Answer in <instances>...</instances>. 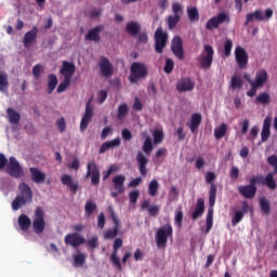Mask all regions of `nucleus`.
Masks as SVG:
<instances>
[{"mask_svg": "<svg viewBox=\"0 0 277 277\" xmlns=\"http://www.w3.org/2000/svg\"><path fill=\"white\" fill-rule=\"evenodd\" d=\"M153 138L150 136H146L142 147L143 153H145V155H149L150 153H153Z\"/></svg>", "mask_w": 277, "mask_h": 277, "instance_id": "obj_49", "label": "nucleus"}, {"mask_svg": "<svg viewBox=\"0 0 277 277\" xmlns=\"http://www.w3.org/2000/svg\"><path fill=\"white\" fill-rule=\"evenodd\" d=\"M255 101L256 103H261V105H269L272 103V96L267 92H262L256 96Z\"/></svg>", "mask_w": 277, "mask_h": 277, "instance_id": "obj_43", "label": "nucleus"}, {"mask_svg": "<svg viewBox=\"0 0 277 277\" xmlns=\"http://www.w3.org/2000/svg\"><path fill=\"white\" fill-rule=\"evenodd\" d=\"M126 31L133 38L140 36V31H142V26L137 22H129L126 26Z\"/></svg>", "mask_w": 277, "mask_h": 277, "instance_id": "obj_32", "label": "nucleus"}, {"mask_svg": "<svg viewBox=\"0 0 277 277\" xmlns=\"http://www.w3.org/2000/svg\"><path fill=\"white\" fill-rule=\"evenodd\" d=\"M105 29V26L97 25L93 29L89 30L85 40H89L90 42H101V31Z\"/></svg>", "mask_w": 277, "mask_h": 277, "instance_id": "obj_25", "label": "nucleus"}, {"mask_svg": "<svg viewBox=\"0 0 277 277\" xmlns=\"http://www.w3.org/2000/svg\"><path fill=\"white\" fill-rule=\"evenodd\" d=\"M267 163L268 166H271V168H273V173H268L265 177H263V175L252 176L249 180V183H252V185L255 187L260 183V185H266L268 189H276L277 184H276V180H274V176H276L277 174V156L276 155L269 156L267 158Z\"/></svg>", "mask_w": 277, "mask_h": 277, "instance_id": "obj_1", "label": "nucleus"}, {"mask_svg": "<svg viewBox=\"0 0 277 277\" xmlns=\"http://www.w3.org/2000/svg\"><path fill=\"white\" fill-rule=\"evenodd\" d=\"M213 228V207H210L206 219V233H210Z\"/></svg>", "mask_w": 277, "mask_h": 277, "instance_id": "obj_42", "label": "nucleus"}, {"mask_svg": "<svg viewBox=\"0 0 277 277\" xmlns=\"http://www.w3.org/2000/svg\"><path fill=\"white\" fill-rule=\"evenodd\" d=\"M30 179L36 185H42L47 181V174L36 167L29 168Z\"/></svg>", "mask_w": 277, "mask_h": 277, "instance_id": "obj_22", "label": "nucleus"}, {"mask_svg": "<svg viewBox=\"0 0 277 277\" xmlns=\"http://www.w3.org/2000/svg\"><path fill=\"white\" fill-rule=\"evenodd\" d=\"M108 213L110 215V220H113L114 226L104 233V239H116L120 232V219H118L116 211H114V206L108 207Z\"/></svg>", "mask_w": 277, "mask_h": 277, "instance_id": "obj_7", "label": "nucleus"}, {"mask_svg": "<svg viewBox=\"0 0 277 277\" xmlns=\"http://www.w3.org/2000/svg\"><path fill=\"white\" fill-rule=\"evenodd\" d=\"M17 224L23 233H27L31 228V219L27 214H21L17 219Z\"/></svg>", "mask_w": 277, "mask_h": 277, "instance_id": "obj_31", "label": "nucleus"}, {"mask_svg": "<svg viewBox=\"0 0 277 277\" xmlns=\"http://www.w3.org/2000/svg\"><path fill=\"white\" fill-rule=\"evenodd\" d=\"M100 70L102 75L107 79L114 75V65H111V62H109V58L102 56L100 58Z\"/></svg>", "mask_w": 277, "mask_h": 277, "instance_id": "obj_17", "label": "nucleus"}, {"mask_svg": "<svg viewBox=\"0 0 277 277\" xmlns=\"http://www.w3.org/2000/svg\"><path fill=\"white\" fill-rule=\"evenodd\" d=\"M5 172L6 174H9V176H12V179H21L25 174V172L23 171V167H21V163L14 156H11L9 158V163L6 164Z\"/></svg>", "mask_w": 277, "mask_h": 277, "instance_id": "obj_9", "label": "nucleus"}, {"mask_svg": "<svg viewBox=\"0 0 277 277\" xmlns=\"http://www.w3.org/2000/svg\"><path fill=\"white\" fill-rule=\"evenodd\" d=\"M233 52V40L227 39L224 42V55L226 57H230V53Z\"/></svg>", "mask_w": 277, "mask_h": 277, "instance_id": "obj_53", "label": "nucleus"}, {"mask_svg": "<svg viewBox=\"0 0 277 277\" xmlns=\"http://www.w3.org/2000/svg\"><path fill=\"white\" fill-rule=\"evenodd\" d=\"M203 213H205V199L198 198L192 217L193 220H198L199 217H202Z\"/></svg>", "mask_w": 277, "mask_h": 277, "instance_id": "obj_33", "label": "nucleus"}, {"mask_svg": "<svg viewBox=\"0 0 277 277\" xmlns=\"http://www.w3.org/2000/svg\"><path fill=\"white\" fill-rule=\"evenodd\" d=\"M47 228V221H44V210L42 207H37L32 220V230L36 235H42Z\"/></svg>", "mask_w": 277, "mask_h": 277, "instance_id": "obj_6", "label": "nucleus"}, {"mask_svg": "<svg viewBox=\"0 0 277 277\" xmlns=\"http://www.w3.org/2000/svg\"><path fill=\"white\" fill-rule=\"evenodd\" d=\"M60 74L63 75V77H65V81L57 87L56 89L57 94H62V92H66V89L68 88V85H70V62L68 61L63 62V66L60 70Z\"/></svg>", "mask_w": 277, "mask_h": 277, "instance_id": "obj_11", "label": "nucleus"}, {"mask_svg": "<svg viewBox=\"0 0 277 277\" xmlns=\"http://www.w3.org/2000/svg\"><path fill=\"white\" fill-rule=\"evenodd\" d=\"M56 127L61 133H64V131H66V119H64V117L60 118L56 121Z\"/></svg>", "mask_w": 277, "mask_h": 277, "instance_id": "obj_58", "label": "nucleus"}, {"mask_svg": "<svg viewBox=\"0 0 277 277\" xmlns=\"http://www.w3.org/2000/svg\"><path fill=\"white\" fill-rule=\"evenodd\" d=\"M38 40V27L34 26L31 30L27 31L23 38V44L25 49H29L34 42Z\"/></svg>", "mask_w": 277, "mask_h": 277, "instance_id": "obj_21", "label": "nucleus"}, {"mask_svg": "<svg viewBox=\"0 0 277 277\" xmlns=\"http://www.w3.org/2000/svg\"><path fill=\"white\" fill-rule=\"evenodd\" d=\"M85 243L89 248H91V250H96V248H98V236L89 238Z\"/></svg>", "mask_w": 277, "mask_h": 277, "instance_id": "obj_52", "label": "nucleus"}, {"mask_svg": "<svg viewBox=\"0 0 277 277\" xmlns=\"http://www.w3.org/2000/svg\"><path fill=\"white\" fill-rule=\"evenodd\" d=\"M223 23H230V17L224 12L211 17L206 24V29H208V31H213V29H217Z\"/></svg>", "mask_w": 277, "mask_h": 277, "instance_id": "obj_12", "label": "nucleus"}, {"mask_svg": "<svg viewBox=\"0 0 277 277\" xmlns=\"http://www.w3.org/2000/svg\"><path fill=\"white\" fill-rule=\"evenodd\" d=\"M92 116H94V110L92 108V105H90V102L85 105V111L80 122V131H85L88 129V124H90V121L92 120Z\"/></svg>", "mask_w": 277, "mask_h": 277, "instance_id": "obj_23", "label": "nucleus"}, {"mask_svg": "<svg viewBox=\"0 0 277 277\" xmlns=\"http://www.w3.org/2000/svg\"><path fill=\"white\" fill-rule=\"evenodd\" d=\"M72 259H74V262H72L74 267H82L83 265H85L84 253L78 252L77 254H74Z\"/></svg>", "mask_w": 277, "mask_h": 277, "instance_id": "obj_40", "label": "nucleus"}, {"mask_svg": "<svg viewBox=\"0 0 277 277\" xmlns=\"http://www.w3.org/2000/svg\"><path fill=\"white\" fill-rule=\"evenodd\" d=\"M215 179L217 175L213 171L206 173V183L210 185L209 189V207H215V200L217 198V186H215Z\"/></svg>", "mask_w": 277, "mask_h": 277, "instance_id": "obj_8", "label": "nucleus"}, {"mask_svg": "<svg viewBox=\"0 0 277 277\" xmlns=\"http://www.w3.org/2000/svg\"><path fill=\"white\" fill-rule=\"evenodd\" d=\"M163 142V131L156 130L154 132V144H161Z\"/></svg>", "mask_w": 277, "mask_h": 277, "instance_id": "obj_56", "label": "nucleus"}, {"mask_svg": "<svg viewBox=\"0 0 277 277\" xmlns=\"http://www.w3.org/2000/svg\"><path fill=\"white\" fill-rule=\"evenodd\" d=\"M141 209H147L149 215H151L153 217H155L156 215L159 214V206H151L150 207V201L149 200H144L141 203Z\"/></svg>", "mask_w": 277, "mask_h": 277, "instance_id": "obj_37", "label": "nucleus"}, {"mask_svg": "<svg viewBox=\"0 0 277 277\" xmlns=\"http://www.w3.org/2000/svg\"><path fill=\"white\" fill-rule=\"evenodd\" d=\"M157 192H159V182L157 180H151L148 185V195L155 197L157 196Z\"/></svg>", "mask_w": 277, "mask_h": 277, "instance_id": "obj_47", "label": "nucleus"}, {"mask_svg": "<svg viewBox=\"0 0 277 277\" xmlns=\"http://www.w3.org/2000/svg\"><path fill=\"white\" fill-rule=\"evenodd\" d=\"M250 141L254 142V140H256V137H259V127L254 126L251 131H250Z\"/></svg>", "mask_w": 277, "mask_h": 277, "instance_id": "obj_64", "label": "nucleus"}, {"mask_svg": "<svg viewBox=\"0 0 277 277\" xmlns=\"http://www.w3.org/2000/svg\"><path fill=\"white\" fill-rule=\"evenodd\" d=\"M226 131H228V126H226V123H221L220 127L214 129L215 140H222V137L226 135Z\"/></svg>", "mask_w": 277, "mask_h": 277, "instance_id": "obj_41", "label": "nucleus"}, {"mask_svg": "<svg viewBox=\"0 0 277 277\" xmlns=\"http://www.w3.org/2000/svg\"><path fill=\"white\" fill-rule=\"evenodd\" d=\"M255 21H269L274 16V10L267 9L265 11V16L261 10H255L253 13Z\"/></svg>", "mask_w": 277, "mask_h": 277, "instance_id": "obj_35", "label": "nucleus"}, {"mask_svg": "<svg viewBox=\"0 0 277 277\" xmlns=\"http://www.w3.org/2000/svg\"><path fill=\"white\" fill-rule=\"evenodd\" d=\"M272 135V117H266L263 121V127L261 131L262 142H267Z\"/></svg>", "mask_w": 277, "mask_h": 277, "instance_id": "obj_26", "label": "nucleus"}, {"mask_svg": "<svg viewBox=\"0 0 277 277\" xmlns=\"http://www.w3.org/2000/svg\"><path fill=\"white\" fill-rule=\"evenodd\" d=\"M174 233V228H172V224L167 223L161 226L156 233V245L158 248H166L168 246V239L172 237Z\"/></svg>", "mask_w": 277, "mask_h": 277, "instance_id": "obj_5", "label": "nucleus"}, {"mask_svg": "<svg viewBox=\"0 0 277 277\" xmlns=\"http://www.w3.org/2000/svg\"><path fill=\"white\" fill-rule=\"evenodd\" d=\"M19 195L15 197L12 201L13 211H18L21 207H25L27 202H31L34 200V193L31 192V187L27 185V183H21L18 185Z\"/></svg>", "mask_w": 277, "mask_h": 277, "instance_id": "obj_2", "label": "nucleus"}, {"mask_svg": "<svg viewBox=\"0 0 277 277\" xmlns=\"http://www.w3.org/2000/svg\"><path fill=\"white\" fill-rule=\"evenodd\" d=\"M240 126H241L242 135H246V133H248V129H250V120H248V119L242 120Z\"/></svg>", "mask_w": 277, "mask_h": 277, "instance_id": "obj_62", "label": "nucleus"}, {"mask_svg": "<svg viewBox=\"0 0 277 277\" xmlns=\"http://www.w3.org/2000/svg\"><path fill=\"white\" fill-rule=\"evenodd\" d=\"M96 211V202L88 200L84 206V217H90Z\"/></svg>", "mask_w": 277, "mask_h": 277, "instance_id": "obj_44", "label": "nucleus"}, {"mask_svg": "<svg viewBox=\"0 0 277 277\" xmlns=\"http://www.w3.org/2000/svg\"><path fill=\"white\" fill-rule=\"evenodd\" d=\"M171 51L177 60H185V51L183 50V39L174 37L171 42Z\"/></svg>", "mask_w": 277, "mask_h": 277, "instance_id": "obj_16", "label": "nucleus"}, {"mask_svg": "<svg viewBox=\"0 0 277 277\" xmlns=\"http://www.w3.org/2000/svg\"><path fill=\"white\" fill-rule=\"evenodd\" d=\"M127 114H129V105L127 104L119 105L118 113H117L118 120H124V118H127Z\"/></svg>", "mask_w": 277, "mask_h": 277, "instance_id": "obj_46", "label": "nucleus"}, {"mask_svg": "<svg viewBox=\"0 0 277 277\" xmlns=\"http://www.w3.org/2000/svg\"><path fill=\"white\" fill-rule=\"evenodd\" d=\"M120 144H122V141L120 140V137H116L115 140L103 143L100 148V155H103V153H107L109 148H118Z\"/></svg>", "mask_w": 277, "mask_h": 277, "instance_id": "obj_30", "label": "nucleus"}, {"mask_svg": "<svg viewBox=\"0 0 277 277\" xmlns=\"http://www.w3.org/2000/svg\"><path fill=\"white\" fill-rule=\"evenodd\" d=\"M85 243V237H83L79 233L70 234V246L71 248H79V246H83Z\"/></svg>", "mask_w": 277, "mask_h": 277, "instance_id": "obj_34", "label": "nucleus"}, {"mask_svg": "<svg viewBox=\"0 0 277 277\" xmlns=\"http://www.w3.org/2000/svg\"><path fill=\"white\" fill-rule=\"evenodd\" d=\"M260 207H261L262 211H263L266 215H269V212L272 211V207H271V205H269V202H268L267 199L262 198V199L260 200Z\"/></svg>", "mask_w": 277, "mask_h": 277, "instance_id": "obj_50", "label": "nucleus"}, {"mask_svg": "<svg viewBox=\"0 0 277 277\" xmlns=\"http://www.w3.org/2000/svg\"><path fill=\"white\" fill-rule=\"evenodd\" d=\"M187 16L190 23H198V21H200V13L198 12V8L196 6L188 8Z\"/></svg>", "mask_w": 277, "mask_h": 277, "instance_id": "obj_39", "label": "nucleus"}, {"mask_svg": "<svg viewBox=\"0 0 277 277\" xmlns=\"http://www.w3.org/2000/svg\"><path fill=\"white\" fill-rule=\"evenodd\" d=\"M201 123L202 115H200L199 113L193 114L190 117V122L188 124L190 132L194 133L195 131H198V128L200 127Z\"/></svg>", "mask_w": 277, "mask_h": 277, "instance_id": "obj_29", "label": "nucleus"}, {"mask_svg": "<svg viewBox=\"0 0 277 277\" xmlns=\"http://www.w3.org/2000/svg\"><path fill=\"white\" fill-rule=\"evenodd\" d=\"M181 22V15H170L167 19L168 29L172 30Z\"/></svg>", "mask_w": 277, "mask_h": 277, "instance_id": "obj_45", "label": "nucleus"}, {"mask_svg": "<svg viewBox=\"0 0 277 277\" xmlns=\"http://www.w3.org/2000/svg\"><path fill=\"white\" fill-rule=\"evenodd\" d=\"M129 198L131 205H135V202H137V199L140 198V190L130 192Z\"/></svg>", "mask_w": 277, "mask_h": 277, "instance_id": "obj_60", "label": "nucleus"}, {"mask_svg": "<svg viewBox=\"0 0 277 277\" xmlns=\"http://www.w3.org/2000/svg\"><path fill=\"white\" fill-rule=\"evenodd\" d=\"M126 181H127V176L122 174L116 175L113 179L115 190L118 192V194H124V192H127V188L124 187Z\"/></svg>", "mask_w": 277, "mask_h": 277, "instance_id": "obj_28", "label": "nucleus"}, {"mask_svg": "<svg viewBox=\"0 0 277 277\" xmlns=\"http://www.w3.org/2000/svg\"><path fill=\"white\" fill-rule=\"evenodd\" d=\"M230 88L232 90H241V88H243V81L239 76L232 77Z\"/></svg>", "mask_w": 277, "mask_h": 277, "instance_id": "obj_48", "label": "nucleus"}, {"mask_svg": "<svg viewBox=\"0 0 277 277\" xmlns=\"http://www.w3.org/2000/svg\"><path fill=\"white\" fill-rule=\"evenodd\" d=\"M215 55V50L210 44H206L203 47V51L197 57V62L199 63V68L203 70H209L213 65V56Z\"/></svg>", "mask_w": 277, "mask_h": 277, "instance_id": "obj_3", "label": "nucleus"}, {"mask_svg": "<svg viewBox=\"0 0 277 277\" xmlns=\"http://www.w3.org/2000/svg\"><path fill=\"white\" fill-rule=\"evenodd\" d=\"M249 84L251 85L250 91L247 92V96H256V90H259L261 87H258L256 84H253L252 82H249Z\"/></svg>", "mask_w": 277, "mask_h": 277, "instance_id": "obj_63", "label": "nucleus"}, {"mask_svg": "<svg viewBox=\"0 0 277 277\" xmlns=\"http://www.w3.org/2000/svg\"><path fill=\"white\" fill-rule=\"evenodd\" d=\"M238 193L243 198L251 200L252 198H254V196H256V186H253V184L249 182L248 185L238 186Z\"/></svg>", "mask_w": 277, "mask_h": 277, "instance_id": "obj_20", "label": "nucleus"}, {"mask_svg": "<svg viewBox=\"0 0 277 277\" xmlns=\"http://www.w3.org/2000/svg\"><path fill=\"white\" fill-rule=\"evenodd\" d=\"M154 38L156 53H163V49L168 47V32L163 31L162 27H158L155 31Z\"/></svg>", "mask_w": 277, "mask_h": 277, "instance_id": "obj_10", "label": "nucleus"}, {"mask_svg": "<svg viewBox=\"0 0 277 277\" xmlns=\"http://www.w3.org/2000/svg\"><path fill=\"white\" fill-rule=\"evenodd\" d=\"M250 205L248 203V201H242V209L236 210L234 216L232 217V225L237 226V224H239V222L243 220V216L246 215V213H248Z\"/></svg>", "mask_w": 277, "mask_h": 277, "instance_id": "obj_24", "label": "nucleus"}, {"mask_svg": "<svg viewBox=\"0 0 277 277\" xmlns=\"http://www.w3.org/2000/svg\"><path fill=\"white\" fill-rule=\"evenodd\" d=\"M172 70H174V61L172 58H167L164 67H163V71L167 75H170L172 72Z\"/></svg>", "mask_w": 277, "mask_h": 277, "instance_id": "obj_54", "label": "nucleus"}, {"mask_svg": "<svg viewBox=\"0 0 277 277\" xmlns=\"http://www.w3.org/2000/svg\"><path fill=\"white\" fill-rule=\"evenodd\" d=\"M57 88V76L55 74L48 75V94H53Z\"/></svg>", "mask_w": 277, "mask_h": 277, "instance_id": "obj_38", "label": "nucleus"}, {"mask_svg": "<svg viewBox=\"0 0 277 277\" xmlns=\"http://www.w3.org/2000/svg\"><path fill=\"white\" fill-rule=\"evenodd\" d=\"M136 161L138 163L140 174L142 176H146V174H148V169H146V166H148V158L144 156V153L138 151L136 155Z\"/></svg>", "mask_w": 277, "mask_h": 277, "instance_id": "obj_27", "label": "nucleus"}, {"mask_svg": "<svg viewBox=\"0 0 277 277\" xmlns=\"http://www.w3.org/2000/svg\"><path fill=\"white\" fill-rule=\"evenodd\" d=\"M105 213L101 212L97 216V227H100L101 229L105 228Z\"/></svg>", "mask_w": 277, "mask_h": 277, "instance_id": "obj_61", "label": "nucleus"}, {"mask_svg": "<svg viewBox=\"0 0 277 277\" xmlns=\"http://www.w3.org/2000/svg\"><path fill=\"white\" fill-rule=\"evenodd\" d=\"M130 83H137L140 79L148 77V67L144 63L134 62L130 67Z\"/></svg>", "mask_w": 277, "mask_h": 277, "instance_id": "obj_4", "label": "nucleus"}, {"mask_svg": "<svg viewBox=\"0 0 277 277\" xmlns=\"http://www.w3.org/2000/svg\"><path fill=\"white\" fill-rule=\"evenodd\" d=\"M43 70H44V67H42V65L40 64L35 65L32 68V75L35 79H40V75H42Z\"/></svg>", "mask_w": 277, "mask_h": 277, "instance_id": "obj_55", "label": "nucleus"}, {"mask_svg": "<svg viewBox=\"0 0 277 277\" xmlns=\"http://www.w3.org/2000/svg\"><path fill=\"white\" fill-rule=\"evenodd\" d=\"M175 224L181 228L183 226V210L175 211Z\"/></svg>", "mask_w": 277, "mask_h": 277, "instance_id": "obj_57", "label": "nucleus"}, {"mask_svg": "<svg viewBox=\"0 0 277 277\" xmlns=\"http://www.w3.org/2000/svg\"><path fill=\"white\" fill-rule=\"evenodd\" d=\"M104 101H107V90H101L97 93V103H100V105H103Z\"/></svg>", "mask_w": 277, "mask_h": 277, "instance_id": "obj_59", "label": "nucleus"}, {"mask_svg": "<svg viewBox=\"0 0 277 277\" xmlns=\"http://www.w3.org/2000/svg\"><path fill=\"white\" fill-rule=\"evenodd\" d=\"M196 88V82L192 80L189 77L181 78L176 83L177 92H192Z\"/></svg>", "mask_w": 277, "mask_h": 277, "instance_id": "obj_18", "label": "nucleus"}, {"mask_svg": "<svg viewBox=\"0 0 277 277\" xmlns=\"http://www.w3.org/2000/svg\"><path fill=\"white\" fill-rule=\"evenodd\" d=\"M235 60L240 70L248 68V52L240 45L235 49Z\"/></svg>", "mask_w": 277, "mask_h": 277, "instance_id": "obj_15", "label": "nucleus"}, {"mask_svg": "<svg viewBox=\"0 0 277 277\" xmlns=\"http://www.w3.org/2000/svg\"><path fill=\"white\" fill-rule=\"evenodd\" d=\"M172 12L174 14V16H183V4L179 3V2H174L172 3Z\"/></svg>", "mask_w": 277, "mask_h": 277, "instance_id": "obj_51", "label": "nucleus"}, {"mask_svg": "<svg viewBox=\"0 0 277 277\" xmlns=\"http://www.w3.org/2000/svg\"><path fill=\"white\" fill-rule=\"evenodd\" d=\"M90 176L92 185H98L101 183V169H98L94 160L90 161L87 166L85 179H90Z\"/></svg>", "mask_w": 277, "mask_h": 277, "instance_id": "obj_13", "label": "nucleus"}, {"mask_svg": "<svg viewBox=\"0 0 277 277\" xmlns=\"http://www.w3.org/2000/svg\"><path fill=\"white\" fill-rule=\"evenodd\" d=\"M6 115L10 124H18V122H21V113L14 110V108H8Z\"/></svg>", "mask_w": 277, "mask_h": 277, "instance_id": "obj_36", "label": "nucleus"}, {"mask_svg": "<svg viewBox=\"0 0 277 277\" xmlns=\"http://www.w3.org/2000/svg\"><path fill=\"white\" fill-rule=\"evenodd\" d=\"M120 248H122V238H117L114 241L113 253L110 254V261L117 272H122V263L120 262V258H118V251Z\"/></svg>", "mask_w": 277, "mask_h": 277, "instance_id": "obj_14", "label": "nucleus"}, {"mask_svg": "<svg viewBox=\"0 0 277 277\" xmlns=\"http://www.w3.org/2000/svg\"><path fill=\"white\" fill-rule=\"evenodd\" d=\"M269 80V76L267 75V70L265 69H259L255 72L254 80L249 79V83H253V85H258V88H263Z\"/></svg>", "mask_w": 277, "mask_h": 277, "instance_id": "obj_19", "label": "nucleus"}]
</instances>
